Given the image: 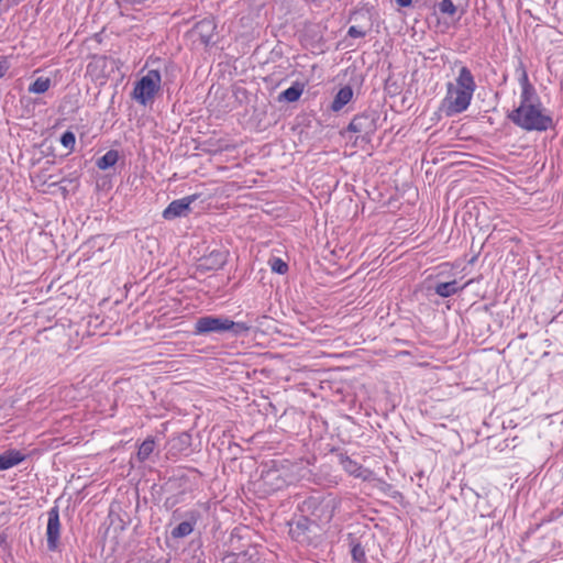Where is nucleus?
Wrapping results in <instances>:
<instances>
[{
	"instance_id": "7c9ffc66",
	"label": "nucleus",
	"mask_w": 563,
	"mask_h": 563,
	"mask_svg": "<svg viewBox=\"0 0 563 563\" xmlns=\"http://www.w3.org/2000/svg\"><path fill=\"white\" fill-rule=\"evenodd\" d=\"M347 35L351 37H364L366 35V31L358 26L352 25L347 30Z\"/></svg>"
},
{
	"instance_id": "6e6552de",
	"label": "nucleus",
	"mask_w": 563,
	"mask_h": 563,
	"mask_svg": "<svg viewBox=\"0 0 563 563\" xmlns=\"http://www.w3.org/2000/svg\"><path fill=\"white\" fill-rule=\"evenodd\" d=\"M376 120L377 114L374 111L356 114L347 125V131L372 135L376 131Z\"/></svg>"
},
{
	"instance_id": "f704fd0d",
	"label": "nucleus",
	"mask_w": 563,
	"mask_h": 563,
	"mask_svg": "<svg viewBox=\"0 0 563 563\" xmlns=\"http://www.w3.org/2000/svg\"><path fill=\"white\" fill-rule=\"evenodd\" d=\"M124 2H128V3H131V4H136V3H141L142 0H123Z\"/></svg>"
},
{
	"instance_id": "b1692460",
	"label": "nucleus",
	"mask_w": 563,
	"mask_h": 563,
	"mask_svg": "<svg viewBox=\"0 0 563 563\" xmlns=\"http://www.w3.org/2000/svg\"><path fill=\"white\" fill-rule=\"evenodd\" d=\"M119 159V153L115 150L108 151L104 155L99 157L96 165L99 169L106 170L117 164Z\"/></svg>"
},
{
	"instance_id": "473e14b6",
	"label": "nucleus",
	"mask_w": 563,
	"mask_h": 563,
	"mask_svg": "<svg viewBox=\"0 0 563 563\" xmlns=\"http://www.w3.org/2000/svg\"><path fill=\"white\" fill-rule=\"evenodd\" d=\"M412 0H396V3L399 7H409L411 4Z\"/></svg>"
},
{
	"instance_id": "c9c22d12",
	"label": "nucleus",
	"mask_w": 563,
	"mask_h": 563,
	"mask_svg": "<svg viewBox=\"0 0 563 563\" xmlns=\"http://www.w3.org/2000/svg\"><path fill=\"white\" fill-rule=\"evenodd\" d=\"M389 82H390V78H388V79L386 80V88H388V87H389Z\"/></svg>"
},
{
	"instance_id": "4be33fe9",
	"label": "nucleus",
	"mask_w": 563,
	"mask_h": 563,
	"mask_svg": "<svg viewBox=\"0 0 563 563\" xmlns=\"http://www.w3.org/2000/svg\"><path fill=\"white\" fill-rule=\"evenodd\" d=\"M339 462L343 470L355 477L362 476V465L344 453L339 454Z\"/></svg>"
},
{
	"instance_id": "1a4fd4ad",
	"label": "nucleus",
	"mask_w": 563,
	"mask_h": 563,
	"mask_svg": "<svg viewBox=\"0 0 563 563\" xmlns=\"http://www.w3.org/2000/svg\"><path fill=\"white\" fill-rule=\"evenodd\" d=\"M197 198L198 195H190L181 199L173 200L163 211V218L165 220H174L187 216L191 211L190 205L195 202Z\"/></svg>"
},
{
	"instance_id": "6ab92c4d",
	"label": "nucleus",
	"mask_w": 563,
	"mask_h": 563,
	"mask_svg": "<svg viewBox=\"0 0 563 563\" xmlns=\"http://www.w3.org/2000/svg\"><path fill=\"white\" fill-rule=\"evenodd\" d=\"M457 88H463L465 90L474 91L476 90V82L473 74L466 66H462L459 70V75L456 77V86Z\"/></svg>"
},
{
	"instance_id": "9b49d317",
	"label": "nucleus",
	"mask_w": 563,
	"mask_h": 563,
	"mask_svg": "<svg viewBox=\"0 0 563 563\" xmlns=\"http://www.w3.org/2000/svg\"><path fill=\"white\" fill-rule=\"evenodd\" d=\"M228 254L223 250H213L198 261V269L201 272L218 271L227 263Z\"/></svg>"
},
{
	"instance_id": "a878e982",
	"label": "nucleus",
	"mask_w": 563,
	"mask_h": 563,
	"mask_svg": "<svg viewBox=\"0 0 563 563\" xmlns=\"http://www.w3.org/2000/svg\"><path fill=\"white\" fill-rule=\"evenodd\" d=\"M49 87H51L49 78L38 77L35 79L34 82H32L29 86V92L41 95V93L46 92L49 89Z\"/></svg>"
},
{
	"instance_id": "bb28decb",
	"label": "nucleus",
	"mask_w": 563,
	"mask_h": 563,
	"mask_svg": "<svg viewBox=\"0 0 563 563\" xmlns=\"http://www.w3.org/2000/svg\"><path fill=\"white\" fill-rule=\"evenodd\" d=\"M516 74L518 75V81L521 89L533 86L529 80L528 71L521 59H519L518 65L516 67Z\"/></svg>"
},
{
	"instance_id": "c85d7f7f",
	"label": "nucleus",
	"mask_w": 563,
	"mask_h": 563,
	"mask_svg": "<svg viewBox=\"0 0 563 563\" xmlns=\"http://www.w3.org/2000/svg\"><path fill=\"white\" fill-rule=\"evenodd\" d=\"M271 268L274 273H277V274H286L287 271H288V265L286 262H284L282 258L279 257H273L272 261H271Z\"/></svg>"
},
{
	"instance_id": "f257e3e1",
	"label": "nucleus",
	"mask_w": 563,
	"mask_h": 563,
	"mask_svg": "<svg viewBox=\"0 0 563 563\" xmlns=\"http://www.w3.org/2000/svg\"><path fill=\"white\" fill-rule=\"evenodd\" d=\"M339 505L340 500L331 494L312 495L298 505V511L321 528L332 520Z\"/></svg>"
},
{
	"instance_id": "e433bc0d",
	"label": "nucleus",
	"mask_w": 563,
	"mask_h": 563,
	"mask_svg": "<svg viewBox=\"0 0 563 563\" xmlns=\"http://www.w3.org/2000/svg\"><path fill=\"white\" fill-rule=\"evenodd\" d=\"M476 258H477V256H474V257L470 261V263H471V264H473V263L476 261Z\"/></svg>"
},
{
	"instance_id": "a211bd4d",
	"label": "nucleus",
	"mask_w": 563,
	"mask_h": 563,
	"mask_svg": "<svg viewBox=\"0 0 563 563\" xmlns=\"http://www.w3.org/2000/svg\"><path fill=\"white\" fill-rule=\"evenodd\" d=\"M305 84L301 81H295L289 88L278 95V101L296 102L300 99L305 90Z\"/></svg>"
},
{
	"instance_id": "f3484780",
	"label": "nucleus",
	"mask_w": 563,
	"mask_h": 563,
	"mask_svg": "<svg viewBox=\"0 0 563 563\" xmlns=\"http://www.w3.org/2000/svg\"><path fill=\"white\" fill-rule=\"evenodd\" d=\"M352 98L353 89L351 86L346 85L339 89V91L333 98L330 109L333 112H339L352 100Z\"/></svg>"
},
{
	"instance_id": "4468645a",
	"label": "nucleus",
	"mask_w": 563,
	"mask_h": 563,
	"mask_svg": "<svg viewBox=\"0 0 563 563\" xmlns=\"http://www.w3.org/2000/svg\"><path fill=\"white\" fill-rule=\"evenodd\" d=\"M261 478L263 483L269 487L271 490H279L288 484V481L282 476L279 470L277 468L263 471Z\"/></svg>"
},
{
	"instance_id": "0eeeda50",
	"label": "nucleus",
	"mask_w": 563,
	"mask_h": 563,
	"mask_svg": "<svg viewBox=\"0 0 563 563\" xmlns=\"http://www.w3.org/2000/svg\"><path fill=\"white\" fill-rule=\"evenodd\" d=\"M47 527H46V540L47 549L49 551H56L58 549L60 539V520H59V508L58 506L52 507L47 511Z\"/></svg>"
},
{
	"instance_id": "423d86ee",
	"label": "nucleus",
	"mask_w": 563,
	"mask_h": 563,
	"mask_svg": "<svg viewBox=\"0 0 563 563\" xmlns=\"http://www.w3.org/2000/svg\"><path fill=\"white\" fill-rule=\"evenodd\" d=\"M227 332V317L207 314L196 319L192 333L195 335L223 334Z\"/></svg>"
},
{
	"instance_id": "7ed1b4c3",
	"label": "nucleus",
	"mask_w": 563,
	"mask_h": 563,
	"mask_svg": "<svg viewBox=\"0 0 563 563\" xmlns=\"http://www.w3.org/2000/svg\"><path fill=\"white\" fill-rule=\"evenodd\" d=\"M288 525L289 536L296 542L307 545L317 543L321 528L303 514L300 512L299 516L289 521Z\"/></svg>"
},
{
	"instance_id": "dca6fc26",
	"label": "nucleus",
	"mask_w": 563,
	"mask_h": 563,
	"mask_svg": "<svg viewBox=\"0 0 563 563\" xmlns=\"http://www.w3.org/2000/svg\"><path fill=\"white\" fill-rule=\"evenodd\" d=\"M471 284V280L466 282L463 286H459L457 280H451V282H444V283H438L433 290L437 295H439L442 298H449L461 290H463L466 286Z\"/></svg>"
},
{
	"instance_id": "cd10ccee",
	"label": "nucleus",
	"mask_w": 563,
	"mask_h": 563,
	"mask_svg": "<svg viewBox=\"0 0 563 563\" xmlns=\"http://www.w3.org/2000/svg\"><path fill=\"white\" fill-rule=\"evenodd\" d=\"M439 11L443 14L448 15H454L456 13V5L453 3L452 0H441L437 4Z\"/></svg>"
},
{
	"instance_id": "20e7f679",
	"label": "nucleus",
	"mask_w": 563,
	"mask_h": 563,
	"mask_svg": "<svg viewBox=\"0 0 563 563\" xmlns=\"http://www.w3.org/2000/svg\"><path fill=\"white\" fill-rule=\"evenodd\" d=\"M162 76L157 69H151L145 76L136 81L133 89V98L141 104L146 106L152 101L161 89Z\"/></svg>"
},
{
	"instance_id": "72a5a7b5",
	"label": "nucleus",
	"mask_w": 563,
	"mask_h": 563,
	"mask_svg": "<svg viewBox=\"0 0 563 563\" xmlns=\"http://www.w3.org/2000/svg\"><path fill=\"white\" fill-rule=\"evenodd\" d=\"M7 544V534L4 532L0 533V545L4 547Z\"/></svg>"
},
{
	"instance_id": "aec40b11",
	"label": "nucleus",
	"mask_w": 563,
	"mask_h": 563,
	"mask_svg": "<svg viewBox=\"0 0 563 563\" xmlns=\"http://www.w3.org/2000/svg\"><path fill=\"white\" fill-rule=\"evenodd\" d=\"M529 104H533L537 107H540V104H542L534 86L521 89L520 103L519 107H517L516 109H526V107H528Z\"/></svg>"
},
{
	"instance_id": "f8f14e48",
	"label": "nucleus",
	"mask_w": 563,
	"mask_h": 563,
	"mask_svg": "<svg viewBox=\"0 0 563 563\" xmlns=\"http://www.w3.org/2000/svg\"><path fill=\"white\" fill-rule=\"evenodd\" d=\"M199 512L198 511H188L186 514L187 519L179 525H177L173 530L170 531V536L173 539H181L187 536H189L197 525V521L199 519Z\"/></svg>"
},
{
	"instance_id": "f03ea898",
	"label": "nucleus",
	"mask_w": 563,
	"mask_h": 563,
	"mask_svg": "<svg viewBox=\"0 0 563 563\" xmlns=\"http://www.w3.org/2000/svg\"><path fill=\"white\" fill-rule=\"evenodd\" d=\"M508 119L525 131L544 132L554 125L553 119L547 113L543 104L540 107L529 104L526 109H514Z\"/></svg>"
},
{
	"instance_id": "393cba45",
	"label": "nucleus",
	"mask_w": 563,
	"mask_h": 563,
	"mask_svg": "<svg viewBox=\"0 0 563 563\" xmlns=\"http://www.w3.org/2000/svg\"><path fill=\"white\" fill-rule=\"evenodd\" d=\"M155 441L153 438H146L141 445L139 446L136 457L140 462L146 461L151 454L154 452Z\"/></svg>"
},
{
	"instance_id": "c756f323",
	"label": "nucleus",
	"mask_w": 563,
	"mask_h": 563,
	"mask_svg": "<svg viewBox=\"0 0 563 563\" xmlns=\"http://www.w3.org/2000/svg\"><path fill=\"white\" fill-rule=\"evenodd\" d=\"M60 143L64 147L73 150L76 143V136L71 131H65L60 136Z\"/></svg>"
},
{
	"instance_id": "2f4dec72",
	"label": "nucleus",
	"mask_w": 563,
	"mask_h": 563,
	"mask_svg": "<svg viewBox=\"0 0 563 563\" xmlns=\"http://www.w3.org/2000/svg\"><path fill=\"white\" fill-rule=\"evenodd\" d=\"M10 68V63L7 57L0 58V79L7 74Z\"/></svg>"
},
{
	"instance_id": "39448f33",
	"label": "nucleus",
	"mask_w": 563,
	"mask_h": 563,
	"mask_svg": "<svg viewBox=\"0 0 563 563\" xmlns=\"http://www.w3.org/2000/svg\"><path fill=\"white\" fill-rule=\"evenodd\" d=\"M448 93L443 99V108L448 117L464 112L471 104L474 91L455 87L452 82L446 85Z\"/></svg>"
},
{
	"instance_id": "2eb2a0df",
	"label": "nucleus",
	"mask_w": 563,
	"mask_h": 563,
	"mask_svg": "<svg viewBox=\"0 0 563 563\" xmlns=\"http://www.w3.org/2000/svg\"><path fill=\"white\" fill-rule=\"evenodd\" d=\"M25 454L16 449L5 450L0 454V471L9 470L25 460Z\"/></svg>"
},
{
	"instance_id": "9d476101",
	"label": "nucleus",
	"mask_w": 563,
	"mask_h": 563,
	"mask_svg": "<svg viewBox=\"0 0 563 563\" xmlns=\"http://www.w3.org/2000/svg\"><path fill=\"white\" fill-rule=\"evenodd\" d=\"M216 29L217 25L212 19H203L194 25L191 36L196 37L205 46H209L213 43Z\"/></svg>"
},
{
	"instance_id": "412c9836",
	"label": "nucleus",
	"mask_w": 563,
	"mask_h": 563,
	"mask_svg": "<svg viewBox=\"0 0 563 563\" xmlns=\"http://www.w3.org/2000/svg\"><path fill=\"white\" fill-rule=\"evenodd\" d=\"M252 329V325L243 321H233L227 317V332L233 336H246Z\"/></svg>"
},
{
	"instance_id": "ddd939ff",
	"label": "nucleus",
	"mask_w": 563,
	"mask_h": 563,
	"mask_svg": "<svg viewBox=\"0 0 563 563\" xmlns=\"http://www.w3.org/2000/svg\"><path fill=\"white\" fill-rule=\"evenodd\" d=\"M168 453L173 456L179 454H187L191 445V435L187 432H181L169 441Z\"/></svg>"
},
{
	"instance_id": "5701e85b",
	"label": "nucleus",
	"mask_w": 563,
	"mask_h": 563,
	"mask_svg": "<svg viewBox=\"0 0 563 563\" xmlns=\"http://www.w3.org/2000/svg\"><path fill=\"white\" fill-rule=\"evenodd\" d=\"M351 556L353 563H366V553L358 540L353 536L349 534Z\"/></svg>"
}]
</instances>
